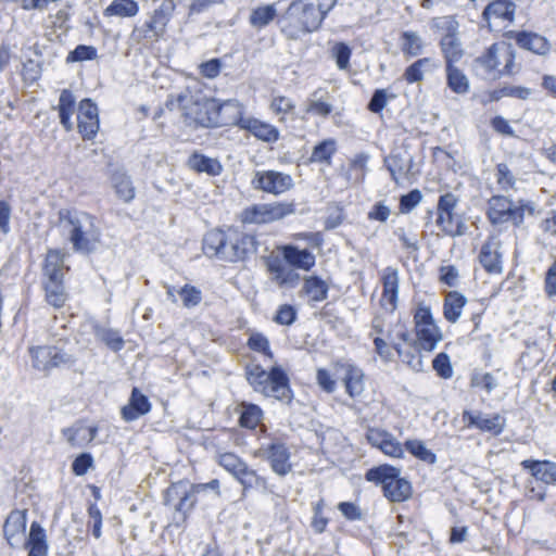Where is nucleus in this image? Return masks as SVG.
Instances as JSON below:
<instances>
[{
  "instance_id": "f257e3e1",
  "label": "nucleus",
  "mask_w": 556,
  "mask_h": 556,
  "mask_svg": "<svg viewBox=\"0 0 556 556\" xmlns=\"http://www.w3.org/2000/svg\"><path fill=\"white\" fill-rule=\"evenodd\" d=\"M257 242L253 235L235 228L214 229L203 238V252L208 257L236 263L244 261L256 252Z\"/></svg>"
},
{
  "instance_id": "f03ea898",
  "label": "nucleus",
  "mask_w": 556,
  "mask_h": 556,
  "mask_svg": "<svg viewBox=\"0 0 556 556\" xmlns=\"http://www.w3.org/2000/svg\"><path fill=\"white\" fill-rule=\"evenodd\" d=\"M59 219L63 235L71 242L74 252L90 254L96 251L101 232L92 215L76 210H61Z\"/></svg>"
},
{
  "instance_id": "7ed1b4c3",
  "label": "nucleus",
  "mask_w": 556,
  "mask_h": 556,
  "mask_svg": "<svg viewBox=\"0 0 556 556\" xmlns=\"http://www.w3.org/2000/svg\"><path fill=\"white\" fill-rule=\"evenodd\" d=\"M245 376L255 392L286 402L292 397L289 377L281 366H273L266 371L258 364L249 365L245 367Z\"/></svg>"
},
{
  "instance_id": "20e7f679",
  "label": "nucleus",
  "mask_w": 556,
  "mask_h": 556,
  "mask_svg": "<svg viewBox=\"0 0 556 556\" xmlns=\"http://www.w3.org/2000/svg\"><path fill=\"white\" fill-rule=\"evenodd\" d=\"M166 106L169 110L181 111L184 123L188 127H214V99L195 97L186 92L178 94L176 98L169 97Z\"/></svg>"
},
{
  "instance_id": "39448f33",
  "label": "nucleus",
  "mask_w": 556,
  "mask_h": 556,
  "mask_svg": "<svg viewBox=\"0 0 556 556\" xmlns=\"http://www.w3.org/2000/svg\"><path fill=\"white\" fill-rule=\"evenodd\" d=\"M202 486H194L186 480L172 483L164 493V505L174 510L173 521L176 527L186 523L198 503Z\"/></svg>"
},
{
  "instance_id": "423d86ee",
  "label": "nucleus",
  "mask_w": 556,
  "mask_h": 556,
  "mask_svg": "<svg viewBox=\"0 0 556 556\" xmlns=\"http://www.w3.org/2000/svg\"><path fill=\"white\" fill-rule=\"evenodd\" d=\"M365 478L369 482L381 484L383 494L391 502H403L412 494L410 483L400 478V470L389 465L367 470Z\"/></svg>"
},
{
  "instance_id": "0eeeda50",
  "label": "nucleus",
  "mask_w": 556,
  "mask_h": 556,
  "mask_svg": "<svg viewBox=\"0 0 556 556\" xmlns=\"http://www.w3.org/2000/svg\"><path fill=\"white\" fill-rule=\"evenodd\" d=\"M526 208L530 213L533 212V207L529 205L514 206L506 197L494 195L489 201L488 216L494 225L511 222L515 226H519L523 222Z\"/></svg>"
},
{
  "instance_id": "6e6552de",
  "label": "nucleus",
  "mask_w": 556,
  "mask_h": 556,
  "mask_svg": "<svg viewBox=\"0 0 556 556\" xmlns=\"http://www.w3.org/2000/svg\"><path fill=\"white\" fill-rule=\"evenodd\" d=\"M28 352L31 357V366L38 371L49 372L54 368L74 363L72 355L56 346H31Z\"/></svg>"
},
{
  "instance_id": "1a4fd4ad",
  "label": "nucleus",
  "mask_w": 556,
  "mask_h": 556,
  "mask_svg": "<svg viewBox=\"0 0 556 556\" xmlns=\"http://www.w3.org/2000/svg\"><path fill=\"white\" fill-rule=\"evenodd\" d=\"M254 456L267 460L270 469L279 477H285L292 470L291 453L288 446L279 440L262 444L255 451Z\"/></svg>"
},
{
  "instance_id": "9d476101",
  "label": "nucleus",
  "mask_w": 556,
  "mask_h": 556,
  "mask_svg": "<svg viewBox=\"0 0 556 556\" xmlns=\"http://www.w3.org/2000/svg\"><path fill=\"white\" fill-rule=\"evenodd\" d=\"M415 329L419 345L425 351H432L442 340V333L434 324L430 308L420 307L415 316Z\"/></svg>"
},
{
  "instance_id": "9b49d317",
  "label": "nucleus",
  "mask_w": 556,
  "mask_h": 556,
  "mask_svg": "<svg viewBox=\"0 0 556 556\" xmlns=\"http://www.w3.org/2000/svg\"><path fill=\"white\" fill-rule=\"evenodd\" d=\"M251 184L256 190L279 195L293 187V179L289 174L277 170H257Z\"/></svg>"
},
{
  "instance_id": "f8f14e48",
  "label": "nucleus",
  "mask_w": 556,
  "mask_h": 556,
  "mask_svg": "<svg viewBox=\"0 0 556 556\" xmlns=\"http://www.w3.org/2000/svg\"><path fill=\"white\" fill-rule=\"evenodd\" d=\"M214 127L237 125L242 128L243 108L238 100L229 99L218 102L214 99Z\"/></svg>"
},
{
  "instance_id": "ddd939ff",
  "label": "nucleus",
  "mask_w": 556,
  "mask_h": 556,
  "mask_svg": "<svg viewBox=\"0 0 556 556\" xmlns=\"http://www.w3.org/2000/svg\"><path fill=\"white\" fill-rule=\"evenodd\" d=\"M78 131L84 140H91L99 130V110L91 99H84L78 105Z\"/></svg>"
},
{
  "instance_id": "4468645a",
  "label": "nucleus",
  "mask_w": 556,
  "mask_h": 556,
  "mask_svg": "<svg viewBox=\"0 0 556 556\" xmlns=\"http://www.w3.org/2000/svg\"><path fill=\"white\" fill-rule=\"evenodd\" d=\"M299 2L292 1L287 10L277 18L280 31L287 39L296 40L306 35L304 20L299 11Z\"/></svg>"
},
{
  "instance_id": "2eb2a0df",
  "label": "nucleus",
  "mask_w": 556,
  "mask_h": 556,
  "mask_svg": "<svg viewBox=\"0 0 556 556\" xmlns=\"http://www.w3.org/2000/svg\"><path fill=\"white\" fill-rule=\"evenodd\" d=\"M462 417L467 422V427L477 428L495 437L500 435L506 427V419L500 414L488 416L481 412L464 410Z\"/></svg>"
},
{
  "instance_id": "dca6fc26",
  "label": "nucleus",
  "mask_w": 556,
  "mask_h": 556,
  "mask_svg": "<svg viewBox=\"0 0 556 556\" xmlns=\"http://www.w3.org/2000/svg\"><path fill=\"white\" fill-rule=\"evenodd\" d=\"M333 367L337 372L343 374L342 380L345 387V391L351 397H357L364 392L365 375L363 369L351 362L344 361L334 362Z\"/></svg>"
},
{
  "instance_id": "f3484780",
  "label": "nucleus",
  "mask_w": 556,
  "mask_h": 556,
  "mask_svg": "<svg viewBox=\"0 0 556 556\" xmlns=\"http://www.w3.org/2000/svg\"><path fill=\"white\" fill-rule=\"evenodd\" d=\"M366 440L371 446L380 450L387 456L400 458L404 454L402 444L392 433L384 429L368 428Z\"/></svg>"
},
{
  "instance_id": "a211bd4d",
  "label": "nucleus",
  "mask_w": 556,
  "mask_h": 556,
  "mask_svg": "<svg viewBox=\"0 0 556 556\" xmlns=\"http://www.w3.org/2000/svg\"><path fill=\"white\" fill-rule=\"evenodd\" d=\"M500 248L501 242L496 237H489L481 247L479 261L489 274H501L503 270Z\"/></svg>"
},
{
  "instance_id": "6ab92c4d",
  "label": "nucleus",
  "mask_w": 556,
  "mask_h": 556,
  "mask_svg": "<svg viewBox=\"0 0 556 556\" xmlns=\"http://www.w3.org/2000/svg\"><path fill=\"white\" fill-rule=\"evenodd\" d=\"M26 522V510L10 513L3 526V533L10 546L14 547L21 543L25 534Z\"/></svg>"
},
{
  "instance_id": "aec40b11",
  "label": "nucleus",
  "mask_w": 556,
  "mask_h": 556,
  "mask_svg": "<svg viewBox=\"0 0 556 556\" xmlns=\"http://www.w3.org/2000/svg\"><path fill=\"white\" fill-rule=\"evenodd\" d=\"M67 443L73 447H84L93 441L98 433L96 426H87L81 421L62 430Z\"/></svg>"
},
{
  "instance_id": "412c9836",
  "label": "nucleus",
  "mask_w": 556,
  "mask_h": 556,
  "mask_svg": "<svg viewBox=\"0 0 556 556\" xmlns=\"http://www.w3.org/2000/svg\"><path fill=\"white\" fill-rule=\"evenodd\" d=\"M174 0H163L161 5L154 10L151 18L146 23L147 29L155 37L164 34L166 26L175 11Z\"/></svg>"
},
{
  "instance_id": "4be33fe9",
  "label": "nucleus",
  "mask_w": 556,
  "mask_h": 556,
  "mask_svg": "<svg viewBox=\"0 0 556 556\" xmlns=\"http://www.w3.org/2000/svg\"><path fill=\"white\" fill-rule=\"evenodd\" d=\"M150 409L149 399L137 388H134L128 404L122 407L121 414L125 421H134L148 414Z\"/></svg>"
},
{
  "instance_id": "5701e85b",
  "label": "nucleus",
  "mask_w": 556,
  "mask_h": 556,
  "mask_svg": "<svg viewBox=\"0 0 556 556\" xmlns=\"http://www.w3.org/2000/svg\"><path fill=\"white\" fill-rule=\"evenodd\" d=\"M242 129L248 130L255 138L266 143H275L280 137L277 127L254 117H247L245 121L242 122Z\"/></svg>"
},
{
  "instance_id": "b1692460",
  "label": "nucleus",
  "mask_w": 556,
  "mask_h": 556,
  "mask_svg": "<svg viewBox=\"0 0 556 556\" xmlns=\"http://www.w3.org/2000/svg\"><path fill=\"white\" fill-rule=\"evenodd\" d=\"M516 4L511 0H495L489 3L483 11V20L492 29V21L501 20L513 22Z\"/></svg>"
},
{
  "instance_id": "393cba45",
  "label": "nucleus",
  "mask_w": 556,
  "mask_h": 556,
  "mask_svg": "<svg viewBox=\"0 0 556 556\" xmlns=\"http://www.w3.org/2000/svg\"><path fill=\"white\" fill-rule=\"evenodd\" d=\"M523 469H527L536 479L546 484L556 483V463L551 460L525 459L521 462Z\"/></svg>"
},
{
  "instance_id": "a878e982",
  "label": "nucleus",
  "mask_w": 556,
  "mask_h": 556,
  "mask_svg": "<svg viewBox=\"0 0 556 556\" xmlns=\"http://www.w3.org/2000/svg\"><path fill=\"white\" fill-rule=\"evenodd\" d=\"M283 258L289 266L306 271L314 267L316 263V257L312 252L307 249L301 250L294 245L283 248Z\"/></svg>"
},
{
  "instance_id": "bb28decb",
  "label": "nucleus",
  "mask_w": 556,
  "mask_h": 556,
  "mask_svg": "<svg viewBox=\"0 0 556 556\" xmlns=\"http://www.w3.org/2000/svg\"><path fill=\"white\" fill-rule=\"evenodd\" d=\"M503 43H493L488 48L486 52L476 59V63L480 65L484 73L492 78H500L498 71L502 63Z\"/></svg>"
},
{
  "instance_id": "cd10ccee",
  "label": "nucleus",
  "mask_w": 556,
  "mask_h": 556,
  "mask_svg": "<svg viewBox=\"0 0 556 556\" xmlns=\"http://www.w3.org/2000/svg\"><path fill=\"white\" fill-rule=\"evenodd\" d=\"M85 327L89 328L96 338L112 351L118 352L124 348L125 342L117 330L105 328L97 321H90L86 324Z\"/></svg>"
},
{
  "instance_id": "c85d7f7f",
  "label": "nucleus",
  "mask_w": 556,
  "mask_h": 556,
  "mask_svg": "<svg viewBox=\"0 0 556 556\" xmlns=\"http://www.w3.org/2000/svg\"><path fill=\"white\" fill-rule=\"evenodd\" d=\"M514 38L519 47L536 54L544 55L551 49L547 39L535 33L518 31Z\"/></svg>"
},
{
  "instance_id": "c756f323",
  "label": "nucleus",
  "mask_w": 556,
  "mask_h": 556,
  "mask_svg": "<svg viewBox=\"0 0 556 556\" xmlns=\"http://www.w3.org/2000/svg\"><path fill=\"white\" fill-rule=\"evenodd\" d=\"M399 270L394 267H387L382 274V301L388 303L392 309L395 308L399 296Z\"/></svg>"
},
{
  "instance_id": "7c9ffc66",
  "label": "nucleus",
  "mask_w": 556,
  "mask_h": 556,
  "mask_svg": "<svg viewBox=\"0 0 556 556\" xmlns=\"http://www.w3.org/2000/svg\"><path fill=\"white\" fill-rule=\"evenodd\" d=\"M441 51L444 55L446 66H454L464 56V50L459 38L452 33L446 34L440 41Z\"/></svg>"
},
{
  "instance_id": "2f4dec72",
  "label": "nucleus",
  "mask_w": 556,
  "mask_h": 556,
  "mask_svg": "<svg viewBox=\"0 0 556 556\" xmlns=\"http://www.w3.org/2000/svg\"><path fill=\"white\" fill-rule=\"evenodd\" d=\"M75 103L76 100L73 92L68 89H63L56 109L59 111L60 123L66 131H71L74 128L71 118L75 111Z\"/></svg>"
},
{
  "instance_id": "473e14b6",
  "label": "nucleus",
  "mask_w": 556,
  "mask_h": 556,
  "mask_svg": "<svg viewBox=\"0 0 556 556\" xmlns=\"http://www.w3.org/2000/svg\"><path fill=\"white\" fill-rule=\"evenodd\" d=\"M43 275L47 281L63 280L64 255L59 250H49L45 260Z\"/></svg>"
},
{
  "instance_id": "72a5a7b5",
  "label": "nucleus",
  "mask_w": 556,
  "mask_h": 556,
  "mask_svg": "<svg viewBox=\"0 0 556 556\" xmlns=\"http://www.w3.org/2000/svg\"><path fill=\"white\" fill-rule=\"evenodd\" d=\"M294 2H299V11L302 13V17L304 20L303 22L306 34L319 29L327 15L323 14L320 10L315 8L314 3H304L302 0H294Z\"/></svg>"
},
{
  "instance_id": "f704fd0d",
  "label": "nucleus",
  "mask_w": 556,
  "mask_h": 556,
  "mask_svg": "<svg viewBox=\"0 0 556 556\" xmlns=\"http://www.w3.org/2000/svg\"><path fill=\"white\" fill-rule=\"evenodd\" d=\"M27 545L29 546L28 556H47L48 544L45 529L36 521L30 525V531Z\"/></svg>"
},
{
  "instance_id": "c9c22d12",
  "label": "nucleus",
  "mask_w": 556,
  "mask_h": 556,
  "mask_svg": "<svg viewBox=\"0 0 556 556\" xmlns=\"http://www.w3.org/2000/svg\"><path fill=\"white\" fill-rule=\"evenodd\" d=\"M235 479L242 485L243 493L250 490L266 491L268 486L267 479L258 475L256 470L250 468L248 464L240 470Z\"/></svg>"
},
{
  "instance_id": "e433bc0d",
  "label": "nucleus",
  "mask_w": 556,
  "mask_h": 556,
  "mask_svg": "<svg viewBox=\"0 0 556 556\" xmlns=\"http://www.w3.org/2000/svg\"><path fill=\"white\" fill-rule=\"evenodd\" d=\"M187 164L191 169L211 176H218L223 170V166L218 160L199 153L190 155Z\"/></svg>"
},
{
  "instance_id": "4c0bfd02",
  "label": "nucleus",
  "mask_w": 556,
  "mask_h": 556,
  "mask_svg": "<svg viewBox=\"0 0 556 556\" xmlns=\"http://www.w3.org/2000/svg\"><path fill=\"white\" fill-rule=\"evenodd\" d=\"M111 184L117 197L128 203L134 200L136 191L130 177L124 170H116L112 174Z\"/></svg>"
},
{
  "instance_id": "58836bf2",
  "label": "nucleus",
  "mask_w": 556,
  "mask_h": 556,
  "mask_svg": "<svg viewBox=\"0 0 556 556\" xmlns=\"http://www.w3.org/2000/svg\"><path fill=\"white\" fill-rule=\"evenodd\" d=\"M466 302L467 300L462 293L457 291L448 292L443 304L445 319L452 324L456 323L462 315Z\"/></svg>"
},
{
  "instance_id": "ea45409f",
  "label": "nucleus",
  "mask_w": 556,
  "mask_h": 556,
  "mask_svg": "<svg viewBox=\"0 0 556 556\" xmlns=\"http://www.w3.org/2000/svg\"><path fill=\"white\" fill-rule=\"evenodd\" d=\"M438 226L442 231L451 237L463 236L467 231V226L463 218L453 213L439 214L437 218Z\"/></svg>"
},
{
  "instance_id": "a19ab883",
  "label": "nucleus",
  "mask_w": 556,
  "mask_h": 556,
  "mask_svg": "<svg viewBox=\"0 0 556 556\" xmlns=\"http://www.w3.org/2000/svg\"><path fill=\"white\" fill-rule=\"evenodd\" d=\"M328 92L323 90L314 91L307 99L306 112L316 116L327 117L331 114L333 106L327 100Z\"/></svg>"
},
{
  "instance_id": "79ce46f5",
  "label": "nucleus",
  "mask_w": 556,
  "mask_h": 556,
  "mask_svg": "<svg viewBox=\"0 0 556 556\" xmlns=\"http://www.w3.org/2000/svg\"><path fill=\"white\" fill-rule=\"evenodd\" d=\"M240 409V418L239 422L241 427L248 428V429H254L256 428L262 418H263V410L262 408L252 403L242 402L239 405Z\"/></svg>"
},
{
  "instance_id": "37998d69",
  "label": "nucleus",
  "mask_w": 556,
  "mask_h": 556,
  "mask_svg": "<svg viewBox=\"0 0 556 556\" xmlns=\"http://www.w3.org/2000/svg\"><path fill=\"white\" fill-rule=\"evenodd\" d=\"M337 152V142L329 138L316 144L309 156L311 163L331 164V159Z\"/></svg>"
},
{
  "instance_id": "c03bdc74",
  "label": "nucleus",
  "mask_w": 556,
  "mask_h": 556,
  "mask_svg": "<svg viewBox=\"0 0 556 556\" xmlns=\"http://www.w3.org/2000/svg\"><path fill=\"white\" fill-rule=\"evenodd\" d=\"M437 67L432 59L422 58L410 64L404 72L403 78L407 84L419 83L424 79L425 72Z\"/></svg>"
},
{
  "instance_id": "a18cd8bd",
  "label": "nucleus",
  "mask_w": 556,
  "mask_h": 556,
  "mask_svg": "<svg viewBox=\"0 0 556 556\" xmlns=\"http://www.w3.org/2000/svg\"><path fill=\"white\" fill-rule=\"evenodd\" d=\"M139 12L135 0H113L103 11L104 16L132 17Z\"/></svg>"
},
{
  "instance_id": "49530a36",
  "label": "nucleus",
  "mask_w": 556,
  "mask_h": 556,
  "mask_svg": "<svg viewBox=\"0 0 556 556\" xmlns=\"http://www.w3.org/2000/svg\"><path fill=\"white\" fill-rule=\"evenodd\" d=\"M304 292L314 302H321L328 296V285L317 276H309L304 279Z\"/></svg>"
},
{
  "instance_id": "de8ad7c7",
  "label": "nucleus",
  "mask_w": 556,
  "mask_h": 556,
  "mask_svg": "<svg viewBox=\"0 0 556 556\" xmlns=\"http://www.w3.org/2000/svg\"><path fill=\"white\" fill-rule=\"evenodd\" d=\"M277 16L275 4L257 7L252 10L249 22L252 27L262 29L269 25Z\"/></svg>"
},
{
  "instance_id": "09e8293b",
  "label": "nucleus",
  "mask_w": 556,
  "mask_h": 556,
  "mask_svg": "<svg viewBox=\"0 0 556 556\" xmlns=\"http://www.w3.org/2000/svg\"><path fill=\"white\" fill-rule=\"evenodd\" d=\"M269 270L279 286H294L300 279L299 274L280 261L269 264Z\"/></svg>"
},
{
  "instance_id": "8fccbe9b",
  "label": "nucleus",
  "mask_w": 556,
  "mask_h": 556,
  "mask_svg": "<svg viewBox=\"0 0 556 556\" xmlns=\"http://www.w3.org/2000/svg\"><path fill=\"white\" fill-rule=\"evenodd\" d=\"M46 301L55 308L62 307L66 300L63 280L46 281L45 282Z\"/></svg>"
},
{
  "instance_id": "3c124183",
  "label": "nucleus",
  "mask_w": 556,
  "mask_h": 556,
  "mask_svg": "<svg viewBox=\"0 0 556 556\" xmlns=\"http://www.w3.org/2000/svg\"><path fill=\"white\" fill-rule=\"evenodd\" d=\"M446 81L448 88L458 94L469 91V80L466 75L456 66H446Z\"/></svg>"
},
{
  "instance_id": "603ef678",
  "label": "nucleus",
  "mask_w": 556,
  "mask_h": 556,
  "mask_svg": "<svg viewBox=\"0 0 556 556\" xmlns=\"http://www.w3.org/2000/svg\"><path fill=\"white\" fill-rule=\"evenodd\" d=\"M401 49L405 55L417 56L421 54L424 49L422 39L415 31H403L401 35Z\"/></svg>"
},
{
  "instance_id": "864d4df0",
  "label": "nucleus",
  "mask_w": 556,
  "mask_h": 556,
  "mask_svg": "<svg viewBox=\"0 0 556 556\" xmlns=\"http://www.w3.org/2000/svg\"><path fill=\"white\" fill-rule=\"evenodd\" d=\"M405 448L416 458L427 463L434 464L437 462L435 454L427 448L425 443L420 440H407L405 442Z\"/></svg>"
},
{
  "instance_id": "5fc2aeb1",
  "label": "nucleus",
  "mask_w": 556,
  "mask_h": 556,
  "mask_svg": "<svg viewBox=\"0 0 556 556\" xmlns=\"http://www.w3.org/2000/svg\"><path fill=\"white\" fill-rule=\"evenodd\" d=\"M218 464L228 471L233 478L238 476L240 470L247 465V463L235 453L226 452L222 453L217 457Z\"/></svg>"
},
{
  "instance_id": "6e6d98bb",
  "label": "nucleus",
  "mask_w": 556,
  "mask_h": 556,
  "mask_svg": "<svg viewBox=\"0 0 556 556\" xmlns=\"http://www.w3.org/2000/svg\"><path fill=\"white\" fill-rule=\"evenodd\" d=\"M470 384L471 387L482 389L490 394L497 388L498 381L491 372L476 371L471 376Z\"/></svg>"
},
{
  "instance_id": "4d7b16f0",
  "label": "nucleus",
  "mask_w": 556,
  "mask_h": 556,
  "mask_svg": "<svg viewBox=\"0 0 556 556\" xmlns=\"http://www.w3.org/2000/svg\"><path fill=\"white\" fill-rule=\"evenodd\" d=\"M384 162H386L387 168L389 169V172L391 174L392 180L397 184L399 182L397 175L404 174L409 169V167L413 163V159L410 157L408 160V165H406L404 163L403 159L401 157V155L392 154L389 157H387L384 160Z\"/></svg>"
},
{
  "instance_id": "13d9d810",
  "label": "nucleus",
  "mask_w": 556,
  "mask_h": 556,
  "mask_svg": "<svg viewBox=\"0 0 556 556\" xmlns=\"http://www.w3.org/2000/svg\"><path fill=\"white\" fill-rule=\"evenodd\" d=\"M97 58V49L92 46L78 45L66 58L67 63L90 61Z\"/></svg>"
},
{
  "instance_id": "bf43d9fd",
  "label": "nucleus",
  "mask_w": 556,
  "mask_h": 556,
  "mask_svg": "<svg viewBox=\"0 0 556 556\" xmlns=\"http://www.w3.org/2000/svg\"><path fill=\"white\" fill-rule=\"evenodd\" d=\"M496 182L503 190H509L515 187L516 179L508 165L500 163L496 165Z\"/></svg>"
},
{
  "instance_id": "052dcab7",
  "label": "nucleus",
  "mask_w": 556,
  "mask_h": 556,
  "mask_svg": "<svg viewBox=\"0 0 556 556\" xmlns=\"http://www.w3.org/2000/svg\"><path fill=\"white\" fill-rule=\"evenodd\" d=\"M248 346L252 351L263 353L265 356L269 358L274 357V354L269 346V341L263 333H252L248 340Z\"/></svg>"
},
{
  "instance_id": "680f3d73",
  "label": "nucleus",
  "mask_w": 556,
  "mask_h": 556,
  "mask_svg": "<svg viewBox=\"0 0 556 556\" xmlns=\"http://www.w3.org/2000/svg\"><path fill=\"white\" fill-rule=\"evenodd\" d=\"M179 294L181 296L184 306L188 308L199 305L202 301L201 290L191 285H185L179 290Z\"/></svg>"
},
{
  "instance_id": "e2e57ef3",
  "label": "nucleus",
  "mask_w": 556,
  "mask_h": 556,
  "mask_svg": "<svg viewBox=\"0 0 556 556\" xmlns=\"http://www.w3.org/2000/svg\"><path fill=\"white\" fill-rule=\"evenodd\" d=\"M332 56L336 60L337 66L340 70H345L349 67L350 64V58L352 54V51L350 47L344 42H337L332 50H331Z\"/></svg>"
},
{
  "instance_id": "0e129e2a",
  "label": "nucleus",
  "mask_w": 556,
  "mask_h": 556,
  "mask_svg": "<svg viewBox=\"0 0 556 556\" xmlns=\"http://www.w3.org/2000/svg\"><path fill=\"white\" fill-rule=\"evenodd\" d=\"M432 366L438 376L443 379H450L453 376V368L451 365L450 356L446 353H439L434 357Z\"/></svg>"
},
{
  "instance_id": "69168bd1",
  "label": "nucleus",
  "mask_w": 556,
  "mask_h": 556,
  "mask_svg": "<svg viewBox=\"0 0 556 556\" xmlns=\"http://www.w3.org/2000/svg\"><path fill=\"white\" fill-rule=\"evenodd\" d=\"M502 61L504 66L498 71V76H510L516 73L515 70V52L509 45L503 43V50L501 51Z\"/></svg>"
},
{
  "instance_id": "338daca9",
  "label": "nucleus",
  "mask_w": 556,
  "mask_h": 556,
  "mask_svg": "<svg viewBox=\"0 0 556 556\" xmlns=\"http://www.w3.org/2000/svg\"><path fill=\"white\" fill-rule=\"evenodd\" d=\"M268 213L267 206L265 204L254 205L251 208H247L244 211V222L254 223V224H266Z\"/></svg>"
},
{
  "instance_id": "774afa93",
  "label": "nucleus",
  "mask_w": 556,
  "mask_h": 556,
  "mask_svg": "<svg viewBox=\"0 0 556 556\" xmlns=\"http://www.w3.org/2000/svg\"><path fill=\"white\" fill-rule=\"evenodd\" d=\"M296 319V309L289 304L280 305L277 309V313L274 317V321L283 325V326H290L292 325Z\"/></svg>"
}]
</instances>
